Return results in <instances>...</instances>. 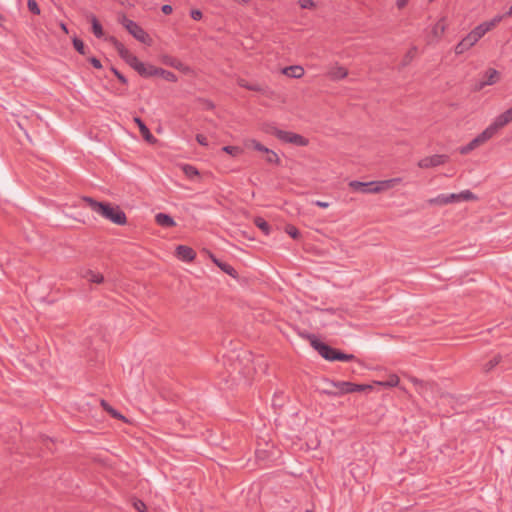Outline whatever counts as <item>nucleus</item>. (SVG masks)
<instances>
[{"mask_svg":"<svg viewBox=\"0 0 512 512\" xmlns=\"http://www.w3.org/2000/svg\"><path fill=\"white\" fill-rule=\"evenodd\" d=\"M254 224L266 235L268 236L271 232V226L269 223L261 217H256L254 220Z\"/></svg>","mask_w":512,"mask_h":512,"instance_id":"nucleus-22","label":"nucleus"},{"mask_svg":"<svg viewBox=\"0 0 512 512\" xmlns=\"http://www.w3.org/2000/svg\"><path fill=\"white\" fill-rule=\"evenodd\" d=\"M331 384L337 388V391L325 390L324 393L329 396H340L352 392H362L372 388L370 385L354 384L348 381H331Z\"/></svg>","mask_w":512,"mask_h":512,"instance_id":"nucleus-3","label":"nucleus"},{"mask_svg":"<svg viewBox=\"0 0 512 512\" xmlns=\"http://www.w3.org/2000/svg\"><path fill=\"white\" fill-rule=\"evenodd\" d=\"M103 35V29L102 26L98 23V38H100Z\"/></svg>","mask_w":512,"mask_h":512,"instance_id":"nucleus-60","label":"nucleus"},{"mask_svg":"<svg viewBox=\"0 0 512 512\" xmlns=\"http://www.w3.org/2000/svg\"><path fill=\"white\" fill-rule=\"evenodd\" d=\"M97 461H98V464L102 461L100 455L98 454V458H97Z\"/></svg>","mask_w":512,"mask_h":512,"instance_id":"nucleus-63","label":"nucleus"},{"mask_svg":"<svg viewBox=\"0 0 512 512\" xmlns=\"http://www.w3.org/2000/svg\"><path fill=\"white\" fill-rule=\"evenodd\" d=\"M409 0H397L396 1V6L399 8V9H403L407 3H408Z\"/></svg>","mask_w":512,"mask_h":512,"instance_id":"nucleus-55","label":"nucleus"},{"mask_svg":"<svg viewBox=\"0 0 512 512\" xmlns=\"http://www.w3.org/2000/svg\"><path fill=\"white\" fill-rule=\"evenodd\" d=\"M332 77L335 79H343L347 76V70L344 67H337L332 71Z\"/></svg>","mask_w":512,"mask_h":512,"instance_id":"nucleus-36","label":"nucleus"},{"mask_svg":"<svg viewBox=\"0 0 512 512\" xmlns=\"http://www.w3.org/2000/svg\"><path fill=\"white\" fill-rule=\"evenodd\" d=\"M300 6L304 9H309L314 6V2L312 0H300Z\"/></svg>","mask_w":512,"mask_h":512,"instance_id":"nucleus-47","label":"nucleus"},{"mask_svg":"<svg viewBox=\"0 0 512 512\" xmlns=\"http://www.w3.org/2000/svg\"><path fill=\"white\" fill-rule=\"evenodd\" d=\"M493 28V23L483 22L476 26L471 32L475 35L477 41H479L488 31Z\"/></svg>","mask_w":512,"mask_h":512,"instance_id":"nucleus-19","label":"nucleus"},{"mask_svg":"<svg viewBox=\"0 0 512 512\" xmlns=\"http://www.w3.org/2000/svg\"><path fill=\"white\" fill-rule=\"evenodd\" d=\"M447 198L449 200V203L459 202L460 201V196H458V193L448 194Z\"/></svg>","mask_w":512,"mask_h":512,"instance_id":"nucleus-48","label":"nucleus"},{"mask_svg":"<svg viewBox=\"0 0 512 512\" xmlns=\"http://www.w3.org/2000/svg\"><path fill=\"white\" fill-rule=\"evenodd\" d=\"M90 24H91V31L94 35H96V27H97V24H96V16L95 15H91L90 17Z\"/></svg>","mask_w":512,"mask_h":512,"instance_id":"nucleus-49","label":"nucleus"},{"mask_svg":"<svg viewBox=\"0 0 512 512\" xmlns=\"http://www.w3.org/2000/svg\"><path fill=\"white\" fill-rule=\"evenodd\" d=\"M60 27H61V29H62L66 34H68V29H67L66 24L61 23V24H60Z\"/></svg>","mask_w":512,"mask_h":512,"instance_id":"nucleus-61","label":"nucleus"},{"mask_svg":"<svg viewBox=\"0 0 512 512\" xmlns=\"http://www.w3.org/2000/svg\"><path fill=\"white\" fill-rule=\"evenodd\" d=\"M27 7L29 9V11L35 15H39L40 14V8L38 6V3L36 2V0H28L27 1Z\"/></svg>","mask_w":512,"mask_h":512,"instance_id":"nucleus-39","label":"nucleus"},{"mask_svg":"<svg viewBox=\"0 0 512 512\" xmlns=\"http://www.w3.org/2000/svg\"><path fill=\"white\" fill-rule=\"evenodd\" d=\"M156 76H160L168 82L174 83V82L178 81V77L176 76V74H174L173 72H171L169 70H165L163 68H158V73Z\"/></svg>","mask_w":512,"mask_h":512,"instance_id":"nucleus-23","label":"nucleus"},{"mask_svg":"<svg viewBox=\"0 0 512 512\" xmlns=\"http://www.w3.org/2000/svg\"><path fill=\"white\" fill-rule=\"evenodd\" d=\"M314 204L320 208H327L329 207V203L328 202H324V201H321V200H317L314 202Z\"/></svg>","mask_w":512,"mask_h":512,"instance_id":"nucleus-54","label":"nucleus"},{"mask_svg":"<svg viewBox=\"0 0 512 512\" xmlns=\"http://www.w3.org/2000/svg\"><path fill=\"white\" fill-rule=\"evenodd\" d=\"M203 102H204L205 107H206L207 109H213V108H214V104H213V102H212V101H210V100H203Z\"/></svg>","mask_w":512,"mask_h":512,"instance_id":"nucleus-56","label":"nucleus"},{"mask_svg":"<svg viewBox=\"0 0 512 512\" xmlns=\"http://www.w3.org/2000/svg\"><path fill=\"white\" fill-rule=\"evenodd\" d=\"M222 150H223L224 152H226L227 154H230V155H232V156H237V155H239V154L241 153V151H242L240 147H238V146H230V145H228V146H224V147L222 148Z\"/></svg>","mask_w":512,"mask_h":512,"instance_id":"nucleus-37","label":"nucleus"},{"mask_svg":"<svg viewBox=\"0 0 512 512\" xmlns=\"http://www.w3.org/2000/svg\"><path fill=\"white\" fill-rule=\"evenodd\" d=\"M402 181L401 178H392V179H388L387 182H390L389 183V186L391 188H393L396 184L400 183Z\"/></svg>","mask_w":512,"mask_h":512,"instance_id":"nucleus-52","label":"nucleus"},{"mask_svg":"<svg viewBox=\"0 0 512 512\" xmlns=\"http://www.w3.org/2000/svg\"><path fill=\"white\" fill-rule=\"evenodd\" d=\"M448 161V156L443 154H435L425 157L418 162V167L422 169L437 167Z\"/></svg>","mask_w":512,"mask_h":512,"instance_id":"nucleus-7","label":"nucleus"},{"mask_svg":"<svg viewBox=\"0 0 512 512\" xmlns=\"http://www.w3.org/2000/svg\"><path fill=\"white\" fill-rule=\"evenodd\" d=\"M286 232L293 239H298L300 237V232H299V230L295 226L288 225L286 227Z\"/></svg>","mask_w":512,"mask_h":512,"instance_id":"nucleus-40","label":"nucleus"},{"mask_svg":"<svg viewBox=\"0 0 512 512\" xmlns=\"http://www.w3.org/2000/svg\"><path fill=\"white\" fill-rule=\"evenodd\" d=\"M183 171H184L185 175L187 177H189V178H193L194 176H198L199 175L198 170L194 166H192V165H188V164L185 165L183 167Z\"/></svg>","mask_w":512,"mask_h":512,"instance_id":"nucleus-35","label":"nucleus"},{"mask_svg":"<svg viewBox=\"0 0 512 512\" xmlns=\"http://www.w3.org/2000/svg\"><path fill=\"white\" fill-rule=\"evenodd\" d=\"M158 68H159V67H156V66H154V65L146 64V66H145V72H144V77H145V78H149V77L156 76V75H157V73H158Z\"/></svg>","mask_w":512,"mask_h":512,"instance_id":"nucleus-31","label":"nucleus"},{"mask_svg":"<svg viewBox=\"0 0 512 512\" xmlns=\"http://www.w3.org/2000/svg\"><path fill=\"white\" fill-rule=\"evenodd\" d=\"M264 131L268 134L276 136L280 141L284 143L294 144L296 146L304 147L307 146L309 141L300 134H296L290 131L281 130L276 127L275 124H266Z\"/></svg>","mask_w":512,"mask_h":512,"instance_id":"nucleus-1","label":"nucleus"},{"mask_svg":"<svg viewBox=\"0 0 512 512\" xmlns=\"http://www.w3.org/2000/svg\"><path fill=\"white\" fill-rule=\"evenodd\" d=\"M502 18H503V16L498 15V16H495L492 20L487 21V23H493V27H495L502 20Z\"/></svg>","mask_w":512,"mask_h":512,"instance_id":"nucleus-53","label":"nucleus"},{"mask_svg":"<svg viewBox=\"0 0 512 512\" xmlns=\"http://www.w3.org/2000/svg\"><path fill=\"white\" fill-rule=\"evenodd\" d=\"M175 252L177 258L183 262H191L196 257L195 251L186 245H178Z\"/></svg>","mask_w":512,"mask_h":512,"instance_id":"nucleus-10","label":"nucleus"},{"mask_svg":"<svg viewBox=\"0 0 512 512\" xmlns=\"http://www.w3.org/2000/svg\"><path fill=\"white\" fill-rule=\"evenodd\" d=\"M211 259L224 273L233 278L237 277V271L229 263L217 259L214 255H211Z\"/></svg>","mask_w":512,"mask_h":512,"instance_id":"nucleus-16","label":"nucleus"},{"mask_svg":"<svg viewBox=\"0 0 512 512\" xmlns=\"http://www.w3.org/2000/svg\"><path fill=\"white\" fill-rule=\"evenodd\" d=\"M266 154H267L266 161L268 163H273V164H277V165L280 164V158L274 151L268 149Z\"/></svg>","mask_w":512,"mask_h":512,"instance_id":"nucleus-34","label":"nucleus"},{"mask_svg":"<svg viewBox=\"0 0 512 512\" xmlns=\"http://www.w3.org/2000/svg\"><path fill=\"white\" fill-rule=\"evenodd\" d=\"M155 221L159 226L164 228H171L176 226L175 220L170 215L162 212L155 215Z\"/></svg>","mask_w":512,"mask_h":512,"instance_id":"nucleus-13","label":"nucleus"},{"mask_svg":"<svg viewBox=\"0 0 512 512\" xmlns=\"http://www.w3.org/2000/svg\"><path fill=\"white\" fill-rule=\"evenodd\" d=\"M134 121L137 123L140 133L145 140H147L148 142L156 141L155 137L151 134L146 124L139 117H136Z\"/></svg>","mask_w":512,"mask_h":512,"instance_id":"nucleus-20","label":"nucleus"},{"mask_svg":"<svg viewBox=\"0 0 512 512\" xmlns=\"http://www.w3.org/2000/svg\"><path fill=\"white\" fill-rule=\"evenodd\" d=\"M445 31V24H444V21L443 20H439L433 27V34L436 36V37H439L440 35H442Z\"/></svg>","mask_w":512,"mask_h":512,"instance_id":"nucleus-30","label":"nucleus"},{"mask_svg":"<svg viewBox=\"0 0 512 512\" xmlns=\"http://www.w3.org/2000/svg\"><path fill=\"white\" fill-rule=\"evenodd\" d=\"M89 281L92 283H95L96 282V274H94L93 272H90Z\"/></svg>","mask_w":512,"mask_h":512,"instance_id":"nucleus-58","label":"nucleus"},{"mask_svg":"<svg viewBox=\"0 0 512 512\" xmlns=\"http://www.w3.org/2000/svg\"><path fill=\"white\" fill-rule=\"evenodd\" d=\"M145 66H146V64L144 62L140 61L137 64V66L134 67V70L137 71L140 76L144 77Z\"/></svg>","mask_w":512,"mask_h":512,"instance_id":"nucleus-45","label":"nucleus"},{"mask_svg":"<svg viewBox=\"0 0 512 512\" xmlns=\"http://www.w3.org/2000/svg\"><path fill=\"white\" fill-rule=\"evenodd\" d=\"M430 204H437V205H446L449 204V200L447 198V195L440 194L435 198H432L429 200Z\"/></svg>","mask_w":512,"mask_h":512,"instance_id":"nucleus-28","label":"nucleus"},{"mask_svg":"<svg viewBox=\"0 0 512 512\" xmlns=\"http://www.w3.org/2000/svg\"><path fill=\"white\" fill-rule=\"evenodd\" d=\"M122 24L127 29V31L139 42L144 44L149 42V35L136 22L124 16L122 19Z\"/></svg>","mask_w":512,"mask_h":512,"instance_id":"nucleus-5","label":"nucleus"},{"mask_svg":"<svg viewBox=\"0 0 512 512\" xmlns=\"http://www.w3.org/2000/svg\"><path fill=\"white\" fill-rule=\"evenodd\" d=\"M237 83L240 87L245 88L250 91L265 93L267 90L266 86L256 83V82L250 83L246 79H243V78L238 79Z\"/></svg>","mask_w":512,"mask_h":512,"instance_id":"nucleus-14","label":"nucleus"},{"mask_svg":"<svg viewBox=\"0 0 512 512\" xmlns=\"http://www.w3.org/2000/svg\"><path fill=\"white\" fill-rule=\"evenodd\" d=\"M305 512H313V511H312V510H310V509H307V510H305Z\"/></svg>","mask_w":512,"mask_h":512,"instance_id":"nucleus-64","label":"nucleus"},{"mask_svg":"<svg viewBox=\"0 0 512 512\" xmlns=\"http://www.w3.org/2000/svg\"><path fill=\"white\" fill-rule=\"evenodd\" d=\"M282 73L288 77L297 79V78H301L304 75V69H303V67H301L299 65H292V66L285 67L282 70Z\"/></svg>","mask_w":512,"mask_h":512,"instance_id":"nucleus-17","label":"nucleus"},{"mask_svg":"<svg viewBox=\"0 0 512 512\" xmlns=\"http://www.w3.org/2000/svg\"><path fill=\"white\" fill-rule=\"evenodd\" d=\"M474 141H476L478 146L484 143L479 135L474 138Z\"/></svg>","mask_w":512,"mask_h":512,"instance_id":"nucleus-59","label":"nucleus"},{"mask_svg":"<svg viewBox=\"0 0 512 512\" xmlns=\"http://www.w3.org/2000/svg\"><path fill=\"white\" fill-rule=\"evenodd\" d=\"M98 214L119 226L125 225L127 222L124 211L118 205H113L108 202L98 201Z\"/></svg>","mask_w":512,"mask_h":512,"instance_id":"nucleus-2","label":"nucleus"},{"mask_svg":"<svg viewBox=\"0 0 512 512\" xmlns=\"http://www.w3.org/2000/svg\"><path fill=\"white\" fill-rule=\"evenodd\" d=\"M100 405L108 414L111 415V417L127 422L126 417L122 415L119 411H117L115 408H113L106 400L101 399Z\"/></svg>","mask_w":512,"mask_h":512,"instance_id":"nucleus-18","label":"nucleus"},{"mask_svg":"<svg viewBox=\"0 0 512 512\" xmlns=\"http://www.w3.org/2000/svg\"><path fill=\"white\" fill-rule=\"evenodd\" d=\"M512 121V106L498 115L493 121L495 125L501 129Z\"/></svg>","mask_w":512,"mask_h":512,"instance_id":"nucleus-15","label":"nucleus"},{"mask_svg":"<svg viewBox=\"0 0 512 512\" xmlns=\"http://www.w3.org/2000/svg\"><path fill=\"white\" fill-rule=\"evenodd\" d=\"M251 145L255 150L263 153H266L269 149L255 139L251 140Z\"/></svg>","mask_w":512,"mask_h":512,"instance_id":"nucleus-41","label":"nucleus"},{"mask_svg":"<svg viewBox=\"0 0 512 512\" xmlns=\"http://www.w3.org/2000/svg\"><path fill=\"white\" fill-rule=\"evenodd\" d=\"M133 506L138 512H145L147 509L146 504L139 499L134 501Z\"/></svg>","mask_w":512,"mask_h":512,"instance_id":"nucleus-42","label":"nucleus"},{"mask_svg":"<svg viewBox=\"0 0 512 512\" xmlns=\"http://www.w3.org/2000/svg\"><path fill=\"white\" fill-rule=\"evenodd\" d=\"M89 62L92 64L93 67L96 68V63H97V60H96V57L95 56H92L90 59H89Z\"/></svg>","mask_w":512,"mask_h":512,"instance_id":"nucleus-57","label":"nucleus"},{"mask_svg":"<svg viewBox=\"0 0 512 512\" xmlns=\"http://www.w3.org/2000/svg\"><path fill=\"white\" fill-rule=\"evenodd\" d=\"M196 141L202 146H208V139L203 134H197Z\"/></svg>","mask_w":512,"mask_h":512,"instance_id":"nucleus-46","label":"nucleus"},{"mask_svg":"<svg viewBox=\"0 0 512 512\" xmlns=\"http://www.w3.org/2000/svg\"><path fill=\"white\" fill-rule=\"evenodd\" d=\"M73 46L74 48L82 55H85L86 54V51H85V45H84V42L77 38V37H74L73 39Z\"/></svg>","mask_w":512,"mask_h":512,"instance_id":"nucleus-33","label":"nucleus"},{"mask_svg":"<svg viewBox=\"0 0 512 512\" xmlns=\"http://www.w3.org/2000/svg\"><path fill=\"white\" fill-rule=\"evenodd\" d=\"M162 62L165 65L175 68L184 73H187L190 71V68L187 65H185L182 61H180L179 59H177L175 57L169 56V55L163 56Z\"/></svg>","mask_w":512,"mask_h":512,"instance_id":"nucleus-11","label":"nucleus"},{"mask_svg":"<svg viewBox=\"0 0 512 512\" xmlns=\"http://www.w3.org/2000/svg\"><path fill=\"white\" fill-rule=\"evenodd\" d=\"M477 39L472 32L468 33L455 47L456 54H463L477 43Z\"/></svg>","mask_w":512,"mask_h":512,"instance_id":"nucleus-9","label":"nucleus"},{"mask_svg":"<svg viewBox=\"0 0 512 512\" xmlns=\"http://www.w3.org/2000/svg\"><path fill=\"white\" fill-rule=\"evenodd\" d=\"M398 382H399V378H398L396 375H394V376H392V377L390 378V380L387 382V385H388V386H391V387H392V386H396V385L398 384Z\"/></svg>","mask_w":512,"mask_h":512,"instance_id":"nucleus-51","label":"nucleus"},{"mask_svg":"<svg viewBox=\"0 0 512 512\" xmlns=\"http://www.w3.org/2000/svg\"><path fill=\"white\" fill-rule=\"evenodd\" d=\"M458 196H460V201H470V200H476L477 197L474 193H472L470 190H464L458 193Z\"/></svg>","mask_w":512,"mask_h":512,"instance_id":"nucleus-32","label":"nucleus"},{"mask_svg":"<svg viewBox=\"0 0 512 512\" xmlns=\"http://www.w3.org/2000/svg\"><path fill=\"white\" fill-rule=\"evenodd\" d=\"M161 11H162L165 15H169V14H171V13H172L173 8H172V6H171V5H169V4H164V5H162V7H161Z\"/></svg>","mask_w":512,"mask_h":512,"instance_id":"nucleus-50","label":"nucleus"},{"mask_svg":"<svg viewBox=\"0 0 512 512\" xmlns=\"http://www.w3.org/2000/svg\"><path fill=\"white\" fill-rule=\"evenodd\" d=\"M415 53H416V47H412L404 56L402 62H401V65L404 67V66H407L411 61L412 59L414 58L415 56Z\"/></svg>","mask_w":512,"mask_h":512,"instance_id":"nucleus-29","label":"nucleus"},{"mask_svg":"<svg viewBox=\"0 0 512 512\" xmlns=\"http://www.w3.org/2000/svg\"><path fill=\"white\" fill-rule=\"evenodd\" d=\"M307 338L310 340L311 346L327 361H334L335 348L320 341L315 335L309 334Z\"/></svg>","mask_w":512,"mask_h":512,"instance_id":"nucleus-4","label":"nucleus"},{"mask_svg":"<svg viewBox=\"0 0 512 512\" xmlns=\"http://www.w3.org/2000/svg\"><path fill=\"white\" fill-rule=\"evenodd\" d=\"M502 360V356L497 354L494 355L488 362H486L483 366L485 372H490L493 370Z\"/></svg>","mask_w":512,"mask_h":512,"instance_id":"nucleus-24","label":"nucleus"},{"mask_svg":"<svg viewBox=\"0 0 512 512\" xmlns=\"http://www.w3.org/2000/svg\"><path fill=\"white\" fill-rule=\"evenodd\" d=\"M354 359H355V356L353 354H346L340 350H337V349L335 350L334 361H351Z\"/></svg>","mask_w":512,"mask_h":512,"instance_id":"nucleus-26","label":"nucleus"},{"mask_svg":"<svg viewBox=\"0 0 512 512\" xmlns=\"http://www.w3.org/2000/svg\"><path fill=\"white\" fill-rule=\"evenodd\" d=\"M476 147H478V145H477L476 141H474V139H473L467 145L462 146L460 148V153L461 154H468L469 152L474 150Z\"/></svg>","mask_w":512,"mask_h":512,"instance_id":"nucleus-38","label":"nucleus"},{"mask_svg":"<svg viewBox=\"0 0 512 512\" xmlns=\"http://www.w3.org/2000/svg\"><path fill=\"white\" fill-rule=\"evenodd\" d=\"M112 72L114 73V75L119 79V81L122 84L126 85L128 83L127 78L121 72H119L116 68H112Z\"/></svg>","mask_w":512,"mask_h":512,"instance_id":"nucleus-44","label":"nucleus"},{"mask_svg":"<svg viewBox=\"0 0 512 512\" xmlns=\"http://www.w3.org/2000/svg\"><path fill=\"white\" fill-rule=\"evenodd\" d=\"M116 49L125 62L134 69L135 66L140 62L137 56L132 54L125 46L117 41H115Z\"/></svg>","mask_w":512,"mask_h":512,"instance_id":"nucleus-8","label":"nucleus"},{"mask_svg":"<svg viewBox=\"0 0 512 512\" xmlns=\"http://www.w3.org/2000/svg\"><path fill=\"white\" fill-rule=\"evenodd\" d=\"M103 280H104L103 275L98 273V279H97L98 285L101 284L103 282Z\"/></svg>","mask_w":512,"mask_h":512,"instance_id":"nucleus-62","label":"nucleus"},{"mask_svg":"<svg viewBox=\"0 0 512 512\" xmlns=\"http://www.w3.org/2000/svg\"><path fill=\"white\" fill-rule=\"evenodd\" d=\"M79 205H88L92 211H96V199L92 197H82L79 200Z\"/></svg>","mask_w":512,"mask_h":512,"instance_id":"nucleus-27","label":"nucleus"},{"mask_svg":"<svg viewBox=\"0 0 512 512\" xmlns=\"http://www.w3.org/2000/svg\"><path fill=\"white\" fill-rule=\"evenodd\" d=\"M190 16H191V18H192L193 20H195V21H199V20H201V19H202L203 14H202V12H201L199 9H192V10L190 11Z\"/></svg>","mask_w":512,"mask_h":512,"instance_id":"nucleus-43","label":"nucleus"},{"mask_svg":"<svg viewBox=\"0 0 512 512\" xmlns=\"http://www.w3.org/2000/svg\"><path fill=\"white\" fill-rule=\"evenodd\" d=\"M499 130V128L495 125V123H491L484 131L479 134V137L485 143L489 139H491Z\"/></svg>","mask_w":512,"mask_h":512,"instance_id":"nucleus-21","label":"nucleus"},{"mask_svg":"<svg viewBox=\"0 0 512 512\" xmlns=\"http://www.w3.org/2000/svg\"><path fill=\"white\" fill-rule=\"evenodd\" d=\"M373 181L370 182H361L357 180H353L349 183V187L355 192H361L364 194L373 193Z\"/></svg>","mask_w":512,"mask_h":512,"instance_id":"nucleus-12","label":"nucleus"},{"mask_svg":"<svg viewBox=\"0 0 512 512\" xmlns=\"http://www.w3.org/2000/svg\"><path fill=\"white\" fill-rule=\"evenodd\" d=\"M499 78V72L494 68H489L483 73L482 79L474 84L473 90L480 91L487 85L495 84L499 80Z\"/></svg>","mask_w":512,"mask_h":512,"instance_id":"nucleus-6","label":"nucleus"},{"mask_svg":"<svg viewBox=\"0 0 512 512\" xmlns=\"http://www.w3.org/2000/svg\"><path fill=\"white\" fill-rule=\"evenodd\" d=\"M389 183L390 182H387V180L373 181V184H374L372 187L373 193H380V192L386 191L388 189H391V187L389 186Z\"/></svg>","mask_w":512,"mask_h":512,"instance_id":"nucleus-25","label":"nucleus"}]
</instances>
